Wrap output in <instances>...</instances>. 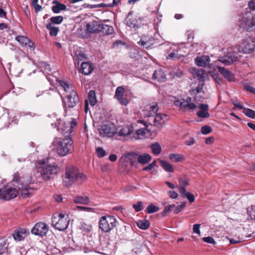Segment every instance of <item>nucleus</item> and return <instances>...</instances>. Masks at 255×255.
Returning <instances> with one entry per match:
<instances>
[{"label":"nucleus","mask_w":255,"mask_h":255,"mask_svg":"<svg viewBox=\"0 0 255 255\" xmlns=\"http://www.w3.org/2000/svg\"><path fill=\"white\" fill-rule=\"evenodd\" d=\"M57 123L52 124V127L57 128V130L65 136V138L55 137L52 142L53 149L60 156H65L71 153L74 149V141L69 137L71 133L77 126V122L73 119L70 123H65L64 126L60 125L59 120Z\"/></svg>","instance_id":"nucleus-1"},{"label":"nucleus","mask_w":255,"mask_h":255,"mask_svg":"<svg viewBox=\"0 0 255 255\" xmlns=\"http://www.w3.org/2000/svg\"><path fill=\"white\" fill-rule=\"evenodd\" d=\"M12 182L13 185L21 191V193L24 197H29L33 193L34 188L31 186L32 182V177L30 176L25 175L21 176L19 173H15L13 175Z\"/></svg>","instance_id":"nucleus-2"},{"label":"nucleus","mask_w":255,"mask_h":255,"mask_svg":"<svg viewBox=\"0 0 255 255\" xmlns=\"http://www.w3.org/2000/svg\"><path fill=\"white\" fill-rule=\"evenodd\" d=\"M87 180L86 176L74 167H68L66 169L65 176L63 177V184L66 187L72 186L76 182L78 184H82Z\"/></svg>","instance_id":"nucleus-3"},{"label":"nucleus","mask_w":255,"mask_h":255,"mask_svg":"<svg viewBox=\"0 0 255 255\" xmlns=\"http://www.w3.org/2000/svg\"><path fill=\"white\" fill-rule=\"evenodd\" d=\"M36 167L42 179L45 181L50 180L52 176L59 172V168L55 164H48L44 160H40L36 163Z\"/></svg>","instance_id":"nucleus-4"},{"label":"nucleus","mask_w":255,"mask_h":255,"mask_svg":"<svg viewBox=\"0 0 255 255\" xmlns=\"http://www.w3.org/2000/svg\"><path fill=\"white\" fill-rule=\"evenodd\" d=\"M59 86L68 94L65 101V104L68 108H73L76 106L79 101V98L77 92L75 90L73 85L68 82H65L61 80H56Z\"/></svg>","instance_id":"nucleus-5"},{"label":"nucleus","mask_w":255,"mask_h":255,"mask_svg":"<svg viewBox=\"0 0 255 255\" xmlns=\"http://www.w3.org/2000/svg\"><path fill=\"white\" fill-rule=\"evenodd\" d=\"M120 163L122 165L127 166L129 162L131 166L137 167L138 164H143V154L136 152H132L123 155L120 159Z\"/></svg>","instance_id":"nucleus-6"},{"label":"nucleus","mask_w":255,"mask_h":255,"mask_svg":"<svg viewBox=\"0 0 255 255\" xmlns=\"http://www.w3.org/2000/svg\"><path fill=\"white\" fill-rule=\"evenodd\" d=\"M68 216L62 213L54 214L52 218V225L59 231L66 229L69 225Z\"/></svg>","instance_id":"nucleus-7"},{"label":"nucleus","mask_w":255,"mask_h":255,"mask_svg":"<svg viewBox=\"0 0 255 255\" xmlns=\"http://www.w3.org/2000/svg\"><path fill=\"white\" fill-rule=\"evenodd\" d=\"M116 220L113 216H103L100 220L99 228L104 232H109L116 227Z\"/></svg>","instance_id":"nucleus-8"},{"label":"nucleus","mask_w":255,"mask_h":255,"mask_svg":"<svg viewBox=\"0 0 255 255\" xmlns=\"http://www.w3.org/2000/svg\"><path fill=\"white\" fill-rule=\"evenodd\" d=\"M98 131L101 137H111L116 134V126L112 123H106L100 126Z\"/></svg>","instance_id":"nucleus-9"},{"label":"nucleus","mask_w":255,"mask_h":255,"mask_svg":"<svg viewBox=\"0 0 255 255\" xmlns=\"http://www.w3.org/2000/svg\"><path fill=\"white\" fill-rule=\"evenodd\" d=\"M18 193L15 187L7 185L0 189V199L5 201L15 198Z\"/></svg>","instance_id":"nucleus-10"},{"label":"nucleus","mask_w":255,"mask_h":255,"mask_svg":"<svg viewBox=\"0 0 255 255\" xmlns=\"http://www.w3.org/2000/svg\"><path fill=\"white\" fill-rule=\"evenodd\" d=\"M255 50V38L248 36L245 38L239 47V51L244 53H250Z\"/></svg>","instance_id":"nucleus-11"},{"label":"nucleus","mask_w":255,"mask_h":255,"mask_svg":"<svg viewBox=\"0 0 255 255\" xmlns=\"http://www.w3.org/2000/svg\"><path fill=\"white\" fill-rule=\"evenodd\" d=\"M241 27L248 32L255 30V15L252 14L250 16L243 17L241 21Z\"/></svg>","instance_id":"nucleus-12"},{"label":"nucleus","mask_w":255,"mask_h":255,"mask_svg":"<svg viewBox=\"0 0 255 255\" xmlns=\"http://www.w3.org/2000/svg\"><path fill=\"white\" fill-rule=\"evenodd\" d=\"M174 104L176 107L179 108L183 111H186L187 109L193 110L197 107L195 104L191 103V98H190L182 101L175 100L174 101Z\"/></svg>","instance_id":"nucleus-13"},{"label":"nucleus","mask_w":255,"mask_h":255,"mask_svg":"<svg viewBox=\"0 0 255 255\" xmlns=\"http://www.w3.org/2000/svg\"><path fill=\"white\" fill-rule=\"evenodd\" d=\"M48 231V226L43 222L36 223L31 229V233L43 237L45 235Z\"/></svg>","instance_id":"nucleus-14"},{"label":"nucleus","mask_w":255,"mask_h":255,"mask_svg":"<svg viewBox=\"0 0 255 255\" xmlns=\"http://www.w3.org/2000/svg\"><path fill=\"white\" fill-rule=\"evenodd\" d=\"M132 14V11H129L128 13L125 20L126 25L133 28H138L140 27L142 25V18L141 17H138V19L132 21L131 20Z\"/></svg>","instance_id":"nucleus-15"},{"label":"nucleus","mask_w":255,"mask_h":255,"mask_svg":"<svg viewBox=\"0 0 255 255\" xmlns=\"http://www.w3.org/2000/svg\"><path fill=\"white\" fill-rule=\"evenodd\" d=\"M156 128L155 126L151 123L148 125L144 122V138H154L156 134Z\"/></svg>","instance_id":"nucleus-16"},{"label":"nucleus","mask_w":255,"mask_h":255,"mask_svg":"<svg viewBox=\"0 0 255 255\" xmlns=\"http://www.w3.org/2000/svg\"><path fill=\"white\" fill-rule=\"evenodd\" d=\"M133 128L130 126L116 127V134L120 136H127L132 133Z\"/></svg>","instance_id":"nucleus-17"},{"label":"nucleus","mask_w":255,"mask_h":255,"mask_svg":"<svg viewBox=\"0 0 255 255\" xmlns=\"http://www.w3.org/2000/svg\"><path fill=\"white\" fill-rule=\"evenodd\" d=\"M191 95L194 96V99L197 102L202 101L204 99V92L203 89V85L198 86L195 89L190 91Z\"/></svg>","instance_id":"nucleus-18"},{"label":"nucleus","mask_w":255,"mask_h":255,"mask_svg":"<svg viewBox=\"0 0 255 255\" xmlns=\"http://www.w3.org/2000/svg\"><path fill=\"white\" fill-rule=\"evenodd\" d=\"M8 110L0 106V119L2 118L1 123L3 124L2 128L8 127L11 124L9 119Z\"/></svg>","instance_id":"nucleus-19"},{"label":"nucleus","mask_w":255,"mask_h":255,"mask_svg":"<svg viewBox=\"0 0 255 255\" xmlns=\"http://www.w3.org/2000/svg\"><path fill=\"white\" fill-rule=\"evenodd\" d=\"M28 230L25 228H19L13 233L14 239L17 241L23 240L28 234Z\"/></svg>","instance_id":"nucleus-20"},{"label":"nucleus","mask_w":255,"mask_h":255,"mask_svg":"<svg viewBox=\"0 0 255 255\" xmlns=\"http://www.w3.org/2000/svg\"><path fill=\"white\" fill-rule=\"evenodd\" d=\"M195 60L196 64L200 67H206L210 62L209 56L206 55L197 57Z\"/></svg>","instance_id":"nucleus-21"},{"label":"nucleus","mask_w":255,"mask_h":255,"mask_svg":"<svg viewBox=\"0 0 255 255\" xmlns=\"http://www.w3.org/2000/svg\"><path fill=\"white\" fill-rule=\"evenodd\" d=\"M152 78L159 82H164L166 80V77L163 71L160 69L156 70L152 74Z\"/></svg>","instance_id":"nucleus-22"},{"label":"nucleus","mask_w":255,"mask_h":255,"mask_svg":"<svg viewBox=\"0 0 255 255\" xmlns=\"http://www.w3.org/2000/svg\"><path fill=\"white\" fill-rule=\"evenodd\" d=\"M100 24L96 21L88 23L86 25L88 32L90 33H96L100 32Z\"/></svg>","instance_id":"nucleus-23"},{"label":"nucleus","mask_w":255,"mask_h":255,"mask_svg":"<svg viewBox=\"0 0 255 255\" xmlns=\"http://www.w3.org/2000/svg\"><path fill=\"white\" fill-rule=\"evenodd\" d=\"M218 71L229 81H233L234 80V75L228 69L221 66L217 67Z\"/></svg>","instance_id":"nucleus-24"},{"label":"nucleus","mask_w":255,"mask_h":255,"mask_svg":"<svg viewBox=\"0 0 255 255\" xmlns=\"http://www.w3.org/2000/svg\"><path fill=\"white\" fill-rule=\"evenodd\" d=\"M198 108L200 109V111L197 113V115L203 118H207L210 117V114L208 113L209 107L207 104H200L198 106Z\"/></svg>","instance_id":"nucleus-25"},{"label":"nucleus","mask_w":255,"mask_h":255,"mask_svg":"<svg viewBox=\"0 0 255 255\" xmlns=\"http://www.w3.org/2000/svg\"><path fill=\"white\" fill-rule=\"evenodd\" d=\"M237 59L234 53L230 54V55L225 56L224 57H220L218 61L226 65H229L231 64L234 61H236Z\"/></svg>","instance_id":"nucleus-26"},{"label":"nucleus","mask_w":255,"mask_h":255,"mask_svg":"<svg viewBox=\"0 0 255 255\" xmlns=\"http://www.w3.org/2000/svg\"><path fill=\"white\" fill-rule=\"evenodd\" d=\"M158 110V107L156 104L147 107L146 113L144 112V116L148 118L154 117L157 113Z\"/></svg>","instance_id":"nucleus-27"},{"label":"nucleus","mask_w":255,"mask_h":255,"mask_svg":"<svg viewBox=\"0 0 255 255\" xmlns=\"http://www.w3.org/2000/svg\"><path fill=\"white\" fill-rule=\"evenodd\" d=\"M81 72L85 75L91 74L93 71L92 65L89 62H84L81 65Z\"/></svg>","instance_id":"nucleus-28"},{"label":"nucleus","mask_w":255,"mask_h":255,"mask_svg":"<svg viewBox=\"0 0 255 255\" xmlns=\"http://www.w3.org/2000/svg\"><path fill=\"white\" fill-rule=\"evenodd\" d=\"M73 201L76 204H81L84 205H88L90 202V199L87 196H77L74 198Z\"/></svg>","instance_id":"nucleus-29"},{"label":"nucleus","mask_w":255,"mask_h":255,"mask_svg":"<svg viewBox=\"0 0 255 255\" xmlns=\"http://www.w3.org/2000/svg\"><path fill=\"white\" fill-rule=\"evenodd\" d=\"M113 27L107 24H100V32L104 34L111 35L114 32Z\"/></svg>","instance_id":"nucleus-30"},{"label":"nucleus","mask_w":255,"mask_h":255,"mask_svg":"<svg viewBox=\"0 0 255 255\" xmlns=\"http://www.w3.org/2000/svg\"><path fill=\"white\" fill-rule=\"evenodd\" d=\"M178 189L182 196L186 198L190 203H193L195 201V197L194 195L187 192L185 188L178 187Z\"/></svg>","instance_id":"nucleus-31"},{"label":"nucleus","mask_w":255,"mask_h":255,"mask_svg":"<svg viewBox=\"0 0 255 255\" xmlns=\"http://www.w3.org/2000/svg\"><path fill=\"white\" fill-rule=\"evenodd\" d=\"M159 162L161 166L166 172H173L174 171L173 166L167 161L164 160H160Z\"/></svg>","instance_id":"nucleus-32"},{"label":"nucleus","mask_w":255,"mask_h":255,"mask_svg":"<svg viewBox=\"0 0 255 255\" xmlns=\"http://www.w3.org/2000/svg\"><path fill=\"white\" fill-rule=\"evenodd\" d=\"M192 74L194 75V78H197L198 80H202L204 78L206 72L204 70L202 69H193L192 71Z\"/></svg>","instance_id":"nucleus-33"},{"label":"nucleus","mask_w":255,"mask_h":255,"mask_svg":"<svg viewBox=\"0 0 255 255\" xmlns=\"http://www.w3.org/2000/svg\"><path fill=\"white\" fill-rule=\"evenodd\" d=\"M169 159L172 162H181L185 159L183 155L181 154L171 153L169 155Z\"/></svg>","instance_id":"nucleus-34"},{"label":"nucleus","mask_w":255,"mask_h":255,"mask_svg":"<svg viewBox=\"0 0 255 255\" xmlns=\"http://www.w3.org/2000/svg\"><path fill=\"white\" fill-rule=\"evenodd\" d=\"M152 153L155 155H159L161 152V147L158 142H154L149 145Z\"/></svg>","instance_id":"nucleus-35"},{"label":"nucleus","mask_w":255,"mask_h":255,"mask_svg":"<svg viewBox=\"0 0 255 255\" xmlns=\"http://www.w3.org/2000/svg\"><path fill=\"white\" fill-rule=\"evenodd\" d=\"M66 8V6L65 4L59 2H57L55 5L52 7V10L55 13H58L61 10H65Z\"/></svg>","instance_id":"nucleus-36"},{"label":"nucleus","mask_w":255,"mask_h":255,"mask_svg":"<svg viewBox=\"0 0 255 255\" xmlns=\"http://www.w3.org/2000/svg\"><path fill=\"white\" fill-rule=\"evenodd\" d=\"M46 27L50 30V35L52 36H55L57 35L59 31V29L57 27H54L52 25V23H49L46 24Z\"/></svg>","instance_id":"nucleus-37"},{"label":"nucleus","mask_w":255,"mask_h":255,"mask_svg":"<svg viewBox=\"0 0 255 255\" xmlns=\"http://www.w3.org/2000/svg\"><path fill=\"white\" fill-rule=\"evenodd\" d=\"M88 102L90 103L91 106H94L97 103V99L95 92L93 90L90 91L88 94Z\"/></svg>","instance_id":"nucleus-38"},{"label":"nucleus","mask_w":255,"mask_h":255,"mask_svg":"<svg viewBox=\"0 0 255 255\" xmlns=\"http://www.w3.org/2000/svg\"><path fill=\"white\" fill-rule=\"evenodd\" d=\"M165 115L162 114H156L154 117L152 119V122L155 125V126H157L158 125H160L161 123L160 122L163 119L164 117H165Z\"/></svg>","instance_id":"nucleus-39"},{"label":"nucleus","mask_w":255,"mask_h":255,"mask_svg":"<svg viewBox=\"0 0 255 255\" xmlns=\"http://www.w3.org/2000/svg\"><path fill=\"white\" fill-rule=\"evenodd\" d=\"M15 40L22 46L27 45L29 39L24 36L19 35L15 37Z\"/></svg>","instance_id":"nucleus-40"},{"label":"nucleus","mask_w":255,"mask_h":255,"mask_svg":"<svg viewBox=\"0 0 255 255\" xmlns=\"http://www.w3.org/2000/svg\"><path fill=\"white\" fill-rule=\"evenodd\" d=\"M159 210V208L153 204L149 205L146 209V212L148 214H151L157 212Z\"/></svg>","instance_id":"nucleus-41"},{"label":"nucleus","mask_w":255,"mask_h":255,"mask_svg":"<svg viewBox=\"0 0 255 255\" xmlns=\"http://www.w3.org/2000/svg\"><path fill=\"white\" fill-rule=\"evenodd\" d=\"M244 113L248 117L252 118V119H255V111L247 108V109H244Z\"/></svg>","instance_id":"nucleus-42"},{"label":"nucleus","mask_w":255,"mask_h":255,"mask_svg":"<svg viewBox=\"0 0 255 255\" xmlns=\"http://www.w3.org/2000/svg\"><path fill=\"white\" fill-rule=\"evenodd\" d=\"M63 18L62 16H53L50 18V20L51 23L57 24H60L63 21Z\"/></svg>","instance_id":"nucleus-43"},{"label":"nucleus","mask_w":255,"mask_h":255,"mask_svg":"<svg viewBox=\"0 0 255 255\" xmlns=\"http://www.w3.org/2000/svg\"><path fill=\"white\" fill-rule=\"evenodd\" d=\"M96 153L99 158L103 157L106 154V151L101 147H98L96 148Z\"/></svg>","instance_id":"nucleus-44"},{"label":"nucleus","mask_w":255,"mask_h":255,"mask_svg":"<svg viewBox=\"0 0 255 255\" xmlns=\"http://www.w3.org/2000/svg\"><path fill=\"white\" fill-rule=\"evenodd\" d=\"M170 75L173 77L180 78L183 75V72L180 69L173 70L170 72Z\"/></svg>","instance_id":"nucleus-45"},{"label":"nucleus","mask_w":255,"mask_h":255,"mask_svg":"<svg viewBox=\"0 0 255 255\" xmlns=\"http://www.w3.org/2000/svg\"><path fill=\"white\" fill-rule=\"evenodd\" d=\"M124 92V89L122 87H118L116 90L115 97L117 99L120 98L121 97L123 96Z\"/></svg>","instance_id":"nucleus-46"},{"label":"nucleus","mask_w":255,"mask_h":255,"mask_svg":"<svg viewBox=\"0 0 255 255\" xmlns=\"http://www.w3.org/2000/svg\"><path fill=\"white\" fill-rule=\"evenodd\" d=\"M143 136V128L137 130L134 133V137L135 139H142Z\"/></svg>","instance_id":"nucleus-47"},{"label":"nucleus","mask_w":255,"mask_h":255,"mask_svg":"<svg viewBox=\"0 0 255 255\" xmlns=\"http://www.w3.org/2000/svg\"><path fill=\"white\" fill-rule=\"evenodd\" d=\"M80 228L84 231L89 232L91 231L92 226L90 224H88L85 222H82L81 223Z\"/></svg>","instance_id":"nucleus-48"},{"label":"nucleus","mask_w":255,"mask_h":255,"mask_svg":"<svg viewBox=\"0 0 255 255\" xmlns=\"http://www.w3.org/2000/svg\"><path fill=\"white\" fill-rule=\"evenodd\" d=\"M212 131V128L209 126H205L201 128V132L203 134H207Z\"/></svg>","instance_id":"nucleus-49"},{"label":"nucleus","mask_w":255,"mask_h":255,"mask_svg":"<svg viewBox=\"0 0 255 255\" xmlns=\"http://www.w3.org/2000/svg\"><path fill=\"white\" fill-rule=\"evenodd\" d=\"M143 203L141 201H138L132 205V207L135 212H139L141 210Z\"/></svg>","instance_id":"nucleus-50"},{"label":"nucleus","mask_w":255,"mask_h":255,"mask_svg":"<svg viewBox=\"0 0 255 255\" xmlns=\"http://www.w3.org/2000/svg\"><path fill=\"white\" fill-rule=\"evenodd\" d=\"M180 186L179 187L185 188L188 186V182L185 177H181L179 179Z\"/></svg>","instance_id":"nucleus-51"},{"label":"nucleus","mask_w":255,"mask_h":255,"mask_svg":"<svg viewBox=\"0 0 255 255\" xmlns=\"http://www.w3.org/2000/svg\"><path fill=\"white\" fill-rule=\"evenodd\" d=\"M231 102L235 106L234 109H237L242 110L244 109V106L242 105L237 100L232 99Z\"/></svg>","instance_id":"nucleus-52"},{"label":"nucleus","mask_w":255,"mask_h":255,"mask_svg":"<svg viewBox=\"0 0 255 255\" xmlns=\"http://www.w3.org/2000/svg\"><path fill=\"white\" fill-rule=\"evenodd\" d=\"M185 207V203H182V204L175 206V208H173V212L175 214H178L180 212H181L184 208Z\"/></svg>","instance_id":"nucleus-53"},{"label":"nucleus","mask_w":255,"mask_h":255,"mask_svg":"<svg viewBox=\"0 0 255 255\" xmlns=\"http://www.w3.org/2000/svg\"><path fill=\"white\" fill-rule=\"evenodd\" d=\"M248 212L251 219L255 221V206H252L249 209Z\"/></svg>","instance_id":"nucleus-54"},{"label":"nucleus","mask_w":255,"mask_h":255,"mask_svg":"<svg viewBox=\"0 0 255 255\" xmlns=\"http://www.w3.org/2000/svg\"><path fill=\"white\" fill-rule=\"evenodd\" d=\"M210 74L211 76L215 80L216 82L219 84H221L222 83V80L219 77V75L217 73L215 72H211Z\"/></svg>","instance_id":"nucleus-55"},{"label":"nucleus","mask_w":255,"mask_h":255,"mask_svg":"<svg viewBox=\"0 0 255 255\" xmlns=\"http://www.w3.org/2000/svg\"><path fill=\"white\" fill-rule=\"evenodd\" d=\"M201 225L199 224H194L193 227V231L194 233H195L199 236L201 235V232L200 230Z\"/></svg>","instance_id":"nucleus-56"},{"label":"nucleus","mask_w":255,"mask_h":255,"mask_svg":"<svg viewBox=\"0 0 255 255\" xmlns=\"http://www.w3.org/2000/svg\"><path fill=\"white\" fill-rule=\"evenodd\" d=\"M156 166V161L154 160L151 163L149 164L147 166L144 167L145 170H151Z\"/></svg>","instance_id":"nucleus-57"},{"label":"nucleus","mask_w":255,"mask_h":255,"mask_svg":"<svg viewBox=\"0 0 255 255\" xmlns=\"http://www.w3.org/2000/svg\"><path fill=\"white\" fill-rule=\"evenodd\" d=\"M101 169L103 172H108L110 169V165L109 163H105L101 166Z\"/></svg>","instance_id":"nucleus-58"},{"label":"nucleus","mask_w":255,"mask_h":255,"mask_svg":"<svg viewBox=\"0 0 255 255\" xmlns=\"http://www.w3.org/2000/svg\"><path fill=\"white\" fill-rule=\"evenodd\" d=\"M203 240L207 243L215 244V242L214 239L211 237H204Z\"/></svg>","instance_id":"nucleus-59"},{"label":"nucleus","mask_w":255,"mask_h":255,"mask_svg":"<svg viewBox=\"0 0 255 255\" xmlns=\"http://www.w3.org/2000/svg\"><path fill=\"white\" fill-rule=\"evenodd\" d=\"M117 99L121 105L126 106L128 104V101L127 99L124 98L123 96L121 97L120 98H118Z\"/></svg>","instance_id":"nucleus-60"},{"label":"nucleus","mask_w":255,"mask_h":255,"mask_svg":"<svg viewBox=\"0 0 255 255\" xmlns=\"http://www.w3.org/2000/svg\"><path fill=\"white\" fill-rule=\"evenodd\" d=\"M248 6L251 10H255V1L254 0H250L248 2Z\"/></svg>","instance_id":"nucleus-61"},{"label":"nucleus","mask_w":255,"mask_h":255,"mask_svg":"<svg viewBox=\"0 0 255 255\" xmlns=\"http://www.w3.org/2000/svg\"><path fill=\"white\" fill-rule=\"evenodd\" d=\"M41 66L43 67L45 72H48L51 71V68L49 65L46 62H42L41 63Z\"/></svg>","instance_id":"nucleus-62"},{"label":"nucleus","mask_w":255,"mask_h":255,"mask_svg":"<svg viewBox=\"0 0 255 255\" xmlns=\"http://www.w3.org/2000/svg\"><path fill=\"white\" fill-rule=\"evenodd\" d=\"M168 193L169 197L172 199H176L178 196L177 193L174 191H169Z\"/></svg>","instance_id":"nucleus-63"},{"label":"nucleus","mask_w":255,"mask_h":255,"mask_svg":"<svg viewBox=\"0 0 255 255\" xmlns=\"http://www.w3.org/2000/svg\"><path fill=\"white\" fill-rule=\"evenodd\" d=\"M195 142V139L193 137H190L188 140H187L185 142V144L186 145H193Z\"/></svg>","instance_id":"nucleus-64"}]
</instances>
